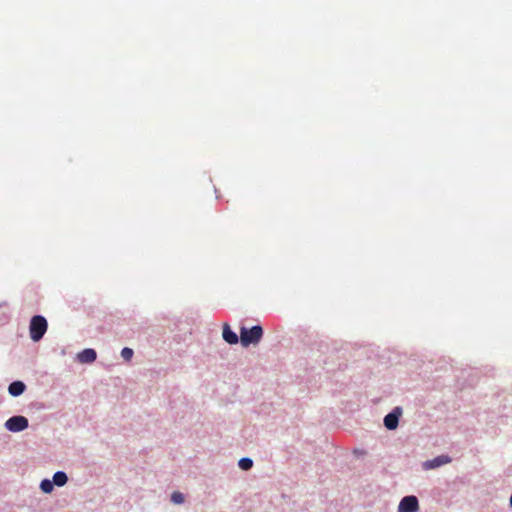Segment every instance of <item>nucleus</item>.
Returning <instances> with one entry per match:
<instances>
[{
	"mask_svg": "<svg viewBox=\"0 0 512 512\" xmlns=\"http://www.w3.org/2000/svg\"><path fill=\"white\" fill-rule=\"evenodd\" d=\"M263 336V329L261 326L256 325L251 329L242 327L240 329V341L242 346L247 347L250 344H258Z\"/></svg>",
	"mask_w": 512,
	"mask_h": 512,
	"instance_id": "nucleus-1",
	"label": "nucleus"
},
{
	"mask_svg": "<svg viewBox=\"0 0 512 512\" xmlns=\"http://www.w3.org/2000/svg\"><path fill=\"white\" fill-rule=\"evenodd\" d=\"M47 327H48L47 321L43 316H40V315L33 316L30 321V325H29V332H30L31 339L34 342H38L39 340H41L47 331Z\"/></svg>",
	"mask_w": 512,
	"mask_h": 512,
	"instance_id": "nucleus-2",
	"label": "nucleus"
},
{
	"mask_svg": "<svg viewBox=\"0 0 512 512\" xmlns=\"http://www.w3.org/2000/svg\"><path fill=\"white\" fill-rule=\"evenodd\" d=\"M28 419L24 416H13L5 422V427L11 432H20L28 427Z\"/></svg>",
	"mask_w": 512,
	"mask_h": 512,
	"instance_id": "nucleus-3",
	"label": "nucleus"
},
{
	"mask_svg": "<svg viewBox=\"0 0 512 512\" xmlns=\"http://www.w3.org/2000/svg\"><path fill=\"white\" fill-rule=\"evenodd\" d=\"M418 509L419 503L415 496H405L398 506V512H417Z\"/></svg>",
	"mask_w": 512,
	"mask_h": 512,
	"instance_id": "nucleus-4",
	"label": "nucleus"
},
{
	"mask_svg": "<svg viewBox=\"0 0 512 512\" xmlns=\"http://www.w3.org/2000/svg\"><path fill=\"white\" fill-rule=\"evenodd\" d=\"M402 411L401 408L396 407L391 413L387 414L384 418V425L389 430H394L398 426L399 417Z\"/></svg>",
	"mask_w": 512,
	"mask_h": 512,
	"instance_id": "nucleus-5",
	"label": "nucleus"
},
{
	"mask_svg": "<svg viewBox=\"0 0 512 512\" xmlns=\"http://www.w3.org/2000/svg\"><path fill=\"white\" fill-rule=\"evenodd\" d=\"M451 461L450 457L446 455L438 456L432 460L424 462L423 466L425 469H435Z\"/></svg>",
	"mask_w": 512,
	"mask_h": 512,
	"instance_id": "nucleus-6",
	"label": "nucleus"
},
{
	"mask_svg": "<svg viewBox=\"0 0 512 512\" xmlns=\"http://www.w3.org/2000/svg\"><path fill=\"white\" fill-rule=\"evenodd\" d=\"M97 354L94 349H84L77 355V359L80 363H92L96 360Z\"/></svg>",
	"mask_w": 512,
	"mask_h": 512,
	"instance_id": "nucleus-7",
	"label": "nucleus"
},
{
	"mask_svg": "<svg viewBox=\"0 0 512 512\" xmlns=\"http://www.w3.org/2000/svg\"><path fill=\"white\" fill-rule=\"evenodd\" d=\"M223 339L229 344H237L239 341L237 334L230 329L228 324L223 326Z\"/></svg>",
	"mask_w": 512,
	"mask_h": 512,
	"instance_id": "nucleus-8",
	"label": "nucleus"
},
{
	"mask_svg": "<svg viewBox=\"0 0 512 512\" xmlns=\"http://www.w3.org/2000/svg\"><path fill=\"white\" fill-rule=\"evenodd\" d=\"M25 384L21 381H14L12 382L9 387L8 391L12 396H19L25 391Z\"/></svg>",
	"mask_w": 512,
	"mask_h": 512,
	"instance_id": "nucleus-9",
	"label": "nucleus"
},
{
	"mask_svg": "<svg viewBox=\"0 0 512 512\" xmlns=\"http://www.w3.org/2000/svg\"><path fill=\"white\" fill-rule=\"evenodd\" d=\"M67 480H68L67 475L62 471H58L54 474L52 482L54 483V485H57L60 487V486L65 485L67 483Z\"/></svg>",
	"mask_w": 512,
	"mask_h": 512,
	"instance_id": "nucleus-10",
	"label": "nucleus"
},
{
	"mask_svg": "<svg viewBox=\"0 0 512 512\" xmlns=\"http://www.w3.org/2000/svg\"><path fill=\"white\" fill-rule=\"evenodd\" d=\"M40 488L45 493H50L54 488V483L48 479H45L41 482Z\"/></svg>",
	"mask_w": 512,
	"mask_h": 512,
	"instance_id": "nucleus-11",
	"label": "nucleus"
},
{
	"mask_svg": "<svg viewBox=\"0 0 512 512\" xmlns=\"http://www.w3.org/2000/svg\"><path fill=\"white\" fill-rule=\"evenodd\" d=\"M253 466V461L250 458H242L239 461V467L242 470H249Z\"/></svg>",
	"mask_w": 512,
	"mask_h": 512,
	"instance_id": "nucleus-12",
	"label": "nucleus"
},
{
	"mask_svg": "<svg viewBox=\"0 0 512 512\" xmlns=\"http://www.w3.org/2000/svg\"><path fill=\"white\" fill-rule=\"evenodd\" d=\"M121 356L124 360L130 361L133 357V350L131 348L125 347L121 351Z\"/></svg>",
	"mask_w": 512,
	"mask_h": 512,
	"instance_id": "nucleus-13",
	"label": "nucleus"
},
{
	"mask_svg": "<svg viewBox=\"0 0 512 512\" xmlns=\"http://www.w3.org/2000/svg\"><path fill=\"white\" fill-rule=\"evenodd\" d=\"M171 500L175 504H181L184 502V496L180 492H174L171 496Z\"/></svg>",
	"mask_w": 512,
	"mask_h": 512,
	"instance_id": "nucleus-14",
	"label": "nucleus"
},
{
	"mask_svg": "<svg viewBox=\"0 0 512 512\" xmlns=\"http://www.w3.org/2000/svg\"><path fill=\"white\" fill-rule=\"evenodd\" d=\"M510 505L512 506V494H511V497H510Z\"/></svg>",
	"mask_w": 512,
	"mask_h": 512,
	"instance_id": "nucleus-15",
	"label": "nucleus"
}]
</instances>
